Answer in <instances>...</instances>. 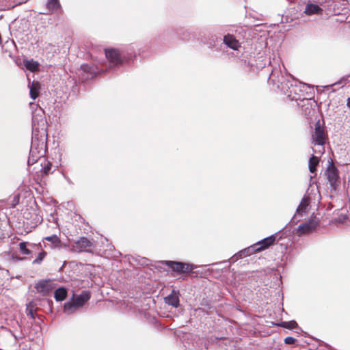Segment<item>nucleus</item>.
Segmentation results:
<instances>
[{
    "instance_id": "f257e3e1",
    "label": "nucleus",
    "mask_w": 350,
    "mask_h": 350,
    "mask_svg": "<svg viewBox=\"0 0 350 350\" xmlns=\"http://www.w3.org/2000/svg\"><path fill=\"white\" fill-rule=\"evenodd\" d=\"M291 79H286L280 68H273L268 78V83L276 85L291 100H304V92L309 86L296 80L290 75Z\"/></svg>"
},
{
    "instance_id": "f03ea898",
    "label": "nucleus",
    "mask_w": 350,
    "mask_h": 350,
    "mask_svg": "<svg viewBox=\"0 0 350 350\" xmlns=\"http://www.w3.org/2000/svg\"><path fill=\"white\" fill-rule=\"evenodd\" d=\"M136 45L130 44L122 51L114 49H105L106 58L113 66L122 64L124 62L132 60L136 57Z\"/></svg>"
},
{
    "instance_id": "7ed1b4c3",
    "label": "nucleus",
    "mask_w": 350,
    "mask_h": 350,
    "mask_svg": "<svg viewBox=\"0 0 350 350\" xmlns=\"http://www.w3.org/2000/svg\"><path fill=\"white\" fill-rule=\"evenodd\" d=\"M47 122L42 116H33L32 118L31 139L46 141Z\"/></svg>"
},
{
    "instance_id": "20e7f679",
    "label": "nucleus",
    "mask_w": 350,
    "mask_h": 350,
    "mask_svg": "<svg viewBox=\"0 0 350 350\" xmlns=\"http://www.w3.org/2000/svg\"><path fill=\"white\" fill-rule=\"evenodd\" d=\"M46 151V141L31 139L28 165L34 164L39 159L43 157Z\"/></svg>"
},
{
    "instance_id": "39448f33",
    "label": "nucleus",
    "mask_w": 350,
    "mask_h": 350,
    "mask_svg": "<svg viewBox=\"0 0 350 350\" xmlns=\"http://www.w3.org/2000/svg\"><path fill=\"white\" fill-rule=\"evenodd\" d=\"M91 297L89 291H83L80 295L76 297H72V299L66 302L64 306V310L67 314H70L75 311L79 307L83 306Z\"/></svg>"
},
{
    "instance_id": "423d86ee",
    "label": "nucleus",
    "mask_w": 350,
    "mask_h": 350,
    "mask_svg": "<svg viewBox=\"0 0 350 350\" xmlns=\"http://www.w3.org/2000/svg\"><path fill=\"white\" fill-rule=\"evenodd\" d=\"M162 264L167 265L172 271L179 274L190 273L197 267L191 263L174 260H165Z\"/></svg>"
},
{
    "instance_id": "0eeeda50",
    "label": "nucleus",
    "mask_w": 350,
    "mask_h": 350,
    "mask_svg": "<svg viewBox=\"0 0 350 350\" xmlns=\"http://www.w3.org/2000/svg\"><path fill=\"white\" fill-rule=\"evenodd\" d=\"M319 219L316 217H313L309 219L307 221L300 224L296 230V233L300 237L304 234L312 232L319 226Z\"/></svg>"
},
{
    "instance_id": "6e6552de",
    "label": "nucleus",
    "mask_w": 350,
    "mask_h": 350,
    "mask_svg": "<svg viewBox=\"0 0 350 350\" xmlns=\"http://www.w3.org/2000/svg\"><path fill=\"white\" fill-rule=\"evenodd\" d=\"M282 237L280 236V232L273 234L267 237H265L254 243V245L256 246V248L255 249V250H257L258 252L263 251L267 249L271 245H273L276 239L279 240Z\"/></svg>"
},
{
    "instance_id": "1a4fd4ad",
    "label": "nucleus",
    "mask_w": 350,
    "mask_h": 350,
    "mask_svg": "<svg viewBox=\"0 0 350 350\" xmlns=\"http://www.w3.org/2000/svg\"><path fill=\"white\" fill-rule=\"evenodd\" d=\"M310 204V198L307 196L303 197L299 206L296 209L295 215L292 217L291 221L297 223L300 221V217H302L304 213L306 212L307 208Z\"/></svg>"
},
{
    "instance_id": "9d476101",
    "label": "nucleus",
    "mask_w": 350,
    "mask_h": 350,
    "mask_svg": "<svg viewBox=\"0 0 350 350\" xmlns=\"http://www.w3.org/2000/svg\"><path fill=\"white\" fill-rule=\"evenodd\" d=\"M92 245V241L86 237H83L73 243L72 249L74 251L77 252H88V248L91 247Z\"/></svg>"
},
{
    "instance_id": "9b49d317",
    "label": "nucleus",
    "mask_w": 350,
    "mask_h": 350,
    "mask_svg": "<svg viewBox=\"0 0 350 350\" xmlns=\"http://www.w3.org/2000/svg\"><path fill=\"white\" fill-rule=\"evenodd\" d=\"M312 143L315 145L323 146L325 142V137L323 129L321 127L319 122L315 126V130L312 135Z\"/></svg>"
},
{
    "instance_id": "f8f14e48",
    "label": "nucleus",
    "mask_w": 350,
    "mask_h": 350,
    "mask_svg": "<svg viewBox=\"0 0 350 350\" xmlns=\"http://www.w3.org/2000/svg\"><path fill=\"white\" fill-rule=\"evenodd\" d=\"M18 246L21 254L27 256L31 255L33 250H39V249H42L41 243L36 244L23 241L21 242Z\"/></svg>"
},
{
    "instance_id": "ddd939ff",
    "label": "nucleus",
    "mask_w": 350,
    "mask_h": 350,
    "mask_svg": "<svg viewBox=\"0 0 350 350\" xmlns=\"http://www.w3.org/2000/svg\"><path fill=\"white\" fill-rule=\"evenodd\" d=\"M46 12H40L42 14H51L57 12H62V8L59 0H47L46 3Z\"/></svg>"
},
{
    "instance_id": "4468645a",
    "label": "nucleus",
    "mask_w": 350,
    "mask_h": 350,
    "mask_svg": "<svg viewBox=\"0 0 350 350\" xmlns=\"http://www.w3.org/2000/svg\"><path fill=\"white\" fill-rule=\"evenodd\" d=\"M326 174L327 180L332 186L337 182L339 176L338 169L334 165L332 161L329 163V165L326 170Z\"/></svg>"
},
{
    "instance_id": "2eb2a0df",
    "label": "nucleus",
    "mask_w": 350,
    "mask_h": 350,
    "mask_svg": "<svg viewBox=\"0 0 350 350\" xmlns=\"http://www.w3.org/2000/svg\"><path fill=\"white\" fill-rule=\"evenodd\" d=\"M80 71L81 72L83 80L92 79L96 76V72L94 68L87 64L81 66Z\"/></svg>"
},
{
    "instance_id": "dca6fc26",
    "label": "nucleus",
    "mask_w": 350,
    "mask_h": 350,
    "mask_svg": "<svg viewBox=\"0 0 350 350\" xmlns=\"http://www.w3.org/2000/svg\"><path fill=\"white\" fill-rule=\"evenodd\" d=\"M165 303L174 308H178L180 305L179 291L172 290V293L164 298Z\"/></svg>"
},
{
    "instance_id": "f3484780",
    "label": "nucleus",
    "mask_w": 350,
    "mask_h": 350,
    "mask_svg": "<svg viewBox=\"0 0 350 350\" xmlns=\"http://www.w3.org/2000/svg\"><path fill=\"white\" fill-rule=\"evenodd\" d=\"M224 44L232 50H238L241 46L240 42L235 38V37L230 33L225 35L223 38Z\"/></svg>"
},
{
    "instance_id": "a211bd4d",
    "label": "nucleus",
    "mask_w": 350,
    "mask_h": 350,
    "mask_svg": "<svg viewBox=\"0 0 350 350\" xmlns=\"http://www.w3.org/2000/svg\"><path fill=\"white\" fill-rule=\"evenodd\" d=\"M37 291L42 293L43 295H49L52 291V286L50 284L49 280H40L35 286Z\"/></svg>"
},
{
    "instance_id": "6ab92c4d",
    "label": "nucleus",
    "mask_w": 350,
    "mask_h": 350,
    "mask_svg": "<svg viewBox=\"0 0 350 350\" xmlns=\"http://www.w3.org/2000/svg\"><path fill=\"white\" fill-rule=\"evenodd\" d=\"M256 248V246L254 245V244L252 245L251 246L247 247V248H245L242 250H241L240 252H239L237 254H236L235 255H234L232 257V261H235L237 260L239 258H242V257H245V256H250L254 253H256V252H258L257 250H255Z\"/></svg>"
},
{
    "instance_id": "aec40b11",
    "label": "nucleus",
    "mask_w": 350,
    "mask_h": 350,
    "mask_svg": "<svg viewBox=\"0 0 350 350\" xmlns=\"http://www.w3.org/2000/svg\"><path fill=\"white\" fill-rule=\"evenodd\" d=\"M321 12L322 9L321 7L313 3H308L304 10V13L308 16L319 14Z\"/></svg>"
},
{
    "instance_id": "412c9836",
    "label": "nucleus",
    "mask_w": 350,
    "mask_h": 350,
    "mask_svg": "<svg viewBox=\"0 0 350 350\" xmlns=\"http://www.w3.org/2000/svg\"><path fill=\"white\" fill-rule=\"evenodd\" d=\"M30 97L35 100L39 95L40 84L37 81H32L29 85Z\"/></svg>"
},
{
    "instance_id": "4be33fe9",
    "label": "nucleus",
    "mask_w": 350,
    "mask_h": 350,
    "mask_svg": "<svg viewBox=\"0 0 350 350\" xmlns=\"http://www.w3.org/2000/svg\"><path fill=\"white\" fill-rule=\"evenodd\" d=\"M67 296V290L64 287H59L55 291L54 297L56 301H61L65 299Z\"/></svg>"
},
{
    "instance_id": "5701e85b",
    "label": "nucleus",
    "mask_w": 350,
    "mask_h": 350,
    "mask_svg": "<svg viewBox=\"0 0 350 350\" xmlns=\"http://www.w3.org/2000/svg\"><path fill=\"white\" fill-rule=\"evenodd\" d=\"M319 158L314 155H312L309 159V162H308V167H309V171L311 172V173H314L317 170V165H319Z\"/></svg>"
},
{
    "instance_id": "b1692460",
    "label": "nucleus",
    "mask_w": 350,
    "mask_h": 350,
    "mask_svg": "<svg viewBox=\"0 0 350 350\" xmlns=\"http://www.w3.org/2000/svg\"><path fill=\"white\" fill-rule=\"evenodd\" d=\"M24 65L27 70L31 72L37 70L39 68V64L33 59L24 60Z\"/></svg>"
},
{
    "instance_id": "393cba45",
    "label": "nucleus",
    "mask_w": 350,
    "mask_h": 350,
    "mask_svg": "<svg viewBox=\"0 0 350 350\" xmlns=\"http://www.w3.org/2000/svg\"><path fill=\"white\" fill-rule=\"evenodd\" d=\"M276 325L286 329H293L298 326L297 322L294 320L290 321H282L280 323L276 324Z\"/></svg>"
},
{
    "instance_id": "a878e982",
    "label": "nucleus",
    "mask_w": 350,
    "mask_h": 350,
    "mask_svg": "<svg viewBox=\"0 0 350 350\" xmlns=\"http://www.w3.org/2000/svg\"><path fill=\"white\" fill-rule=\"evenodd\" d=\"M44 239L51 242V243L54 246H58L60 244V242H61L59 238L57 235H55V234H53V235H51V236H49V237H46L44 238Z\"/></svg>"
},
{
    "instance_id": "bb28decb",
    "label": "nucleus",
    "mask_w": 350,
    "mask_h": 350,
    "mask_svg": "<svg viewBox=\"0 0 350 350\" xmlns=\"http://www.w3.org/2000/svg\"><path fill=\"white\" fill-rule=\"evenodd\" d=\"M40 250L41 251L38 253L36 258L33 260V262H32L33 264H38V265L40 264L46 255V252L45 251H44L42 250V248L40 249Z\"/></svg>"
},
{
    "instance_id": "cd10ccee",
    "label": "nucleus",
    "mask_w": 350,
    "mask_h": 350,
    "mask_svg": "<svg viewBox=\"0 0 350 350\" xmlns=\"http://www.w3.org/2000/svg\"><path fill=\"white\" fill-rule=\"evenodd\" d=\"M41 165L42 166L41 169V172L42 175H48L51 170L52 165L50 162H46L44 165H42V163H41Z\"/></svg>"
},
{
    "instance_id": "c85d7f7f",
    "label": "nucleus",
    "mask_w": 350,
    "mask_h": 350,
    "mask_svg": "<svg viewBox=\"0 0 350 350\" xmlns=\"http://www.w3.org/2000/svg\"><path fill=\"white\" fill-rule=\"evenodd\" d=\"M25 258L24 257H21V256H19L18 255H16L15 253H12L11 254V260L13 261V262H19V261H22L25 259Z\"/></svg>"
},
{
    "instance_id": "c756f323",
    "label": "nucleus",
    "mask_w": 350,
    "mask_h": 350,
    "mask_svg": "<svg viewBox=\"0 0 350 350\" xmlns=\"http://www.w3.org/2000/svg\"><path fill=\"white\" fill-rule=\"evenodd\" d=\"M296 342V339L291 336H288L285 338L284 342L286 345H293Z\"/></svg>"
},
{
    "instance_id": "7c9ffc66",
    "label": "nucleus",
    "mask_w": 350,
    "mask_h": 350,
    "mask_svg": "<svg viewBox=\"0 0 350 350\" xmlns=\"http://www.w3.org/2000/svg\"><path fill=\"white\" fill-rule=\"evenodd\" d=\"M26 313H27V316H29L31 319H35V314H34V312L32 308H29L28 306L27 307V309H26Z\"/></svg>"
},
{
    "instance_id": "2f4dec72",
    "label": "nucleus",
    "mask_w": 350,
    "mask_h": 350,
    "mask_svg": "<svg viewBox=\"0 0 350 350\" xmlns=\"http://www.w3.org/2000/svg\"><path fill=\"white\" fill-rule=\"evenodd\" d=\"M340 4H341V1H337L334 2V10H335V14H337V15L341 14V12L340 11H336V8H339V5Z\"/></svg>"
},
{
    "instance_id": "473e14b6",
    "label": "nucleus",
    "mask_w": 350,
    "mask_h": 350,
    "mask_svg": "<svg viewBox=\"0 0 350 350\" xmlns=\"http://www.w3.org/2000/svg\"><path fill=\"white\" fill-rule=\"evenodd\" d=\"M217 39H212L211 40L206 42V44L208 45L209 48H213L215 46V40Z\"/></svg>"
},
{
    "instance_id": "72a5a7b5",
    "label": "nucleus",
    "mask_w": 350,
    "mask_h": 350,
    "mask_svg": "<svg viewBox=\"0 0 350 350\" xmlns=\"http://www.w3.org/2000/svg\"><path fill=\"white\" fill-rule=\"evenodd\" d=\"M64 178L66 180V181L70 184V185H72V180L65 174H63Z\"/></svg>"
},
{
    "instance_id": "f704fd0d",
    "label": "nucleus",
    "mask_w": 350,
    "mask_h": 350,
    "mask_svg": "<svg viewBox=\"0 0 350 350\" xmlns=\"http://www.w3.org/2000/svg\"><path fill=\"white\" fill-rule=\"evenodd\" d=\"M347 219V217L346 216H342V217H339L337 221L338 222H343L345 219Z\"/></svg>"
},
{
    "instance_id": "c9c22d12",
    "label": "nucleus",
    "mask_w": 350,
    "mask_h": 350,
    "mask_svg": "<svg viewBox=\"0 0 350 350\" xmlns=\"http://www.w3.org/2000/svg\"><path fill=\"white\" fill-rule=\"evenodd\" d=\"M142 260L143 261L142 262H140V264H141L142 265H147V263H146V262L148 261V259H147V258H143L142 259Z\"/></svg>"
},
{
    "instance_id": "e433bc0d",
    "label": "nucleus",
    "mask_w": 350,
    "mask_h": 350,
    "mask_svg": "<svg viewBox=\"0 0 350 350\" xmlns=\"http://www.w3.org/2000/svg\"><path fill=\"white\" fill-rule=\"evenodd\" d=\"M347 105L350 109V97L347 98Z\"/></svg>"
},
{
    "instance_id": "4c0bfd02",
    "label": "nucleus",
    "mask_w": 350,
    "mask_h": 350,
    "mask_svg": "<svg viewBox=\"0 0 350 350\" xmlns=\"http://www.w3.org/2000/svg\"><path fill=\"white\" fill-rule=\"evenodd\" d=\"M265 66V64L263 66H260V68H263Z\"/></svg>"
}]
</instances>
